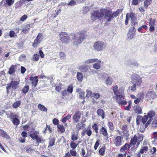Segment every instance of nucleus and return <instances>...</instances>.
I'll list each match as a JSON object with an SVG mask.
<instances>
[{
  "label": "nucleus",
  "instance_id": "24",
  "mask_svg": "<svg viewBox=\"0 0 157 157\" xmlns=\"http://www.w3.org/2000/svg\"><path fill=\"white\" fill-rule=\"evenodd\" d=\"M76 91L79 94V97L83 99L84 97L85 93L80 89H78L76 90Z\"/></svg>",
  "mask_w": 157,
  "mask_h": 157
},
{
  "label": "nucleus",
  "instance_id": "3",
  "mask_svg": "<svg viewBox=\"0 0 157 157\" xmlns=\"http://www.w3.org/2000/svg\"><path fill=\"white\" fill-rule=\"evenodd\" d=\"M19 83L18 81L14 80L11 81L10 83H8L6 88L7 93L8 94L10 92V91L13 92L17 88Z\"/></svg>",
  "mask_w": 157,
  "mask_h": 157
},
{
  "label": "nucleus",
  "instance_id": "15",
  "mask_svg": "<svg viewBox=\"0 0 157 157\" xmlns=\"http://www.w3.org/2000/svg\"><path fill=\"white\" fill-rule=\"evenodd\" d=\"M37 78V76L31 77L30 78V80L32 82L31 83L32 86H34L35 87L37 85V83L38 81V80Z\"/></svg>",
  "mask_w": 157,
  "mask_h": 157
},
{
  "label": "nucleus",
  "instance_id": "58",
  "mask_svg": "<svg viewBox=\"0 0 157 157\" xmlns=\"http://www.w3.org/2000/svg\"><path fill=\"white\" fill-rule=\"evenodd\" d=\"M86 92L87 93L86 97L87 98H89L91 95L92 93V92L90 90H87L86 91Z\"/></svg>",
  "mask_w": 157,
  "mask_h": 157
},
{
  "label": "nucleus",
  "instance_id": "11",
  "mask_svg": "<svg viewBox=\"0 0 157 157\" xmlns=\"http://www.w3.org/2000/svg\"><path fill=\"white\" fill-rule=\"evenodd\" d=\"M156 94L154 91H150L148 92L146 94L145 99L147 100L153 99L156 97Z\"/></svg>",
  "mask_w": 157,
  "mask_h": 157
},
{
  "label": "nucleus",
  "instance_id": "52",
  "mask_svg": "<svg viewBox=\"0 0 157 157\" xmlns=\"http://www.w3.org/2000/svg\"><path fill=\"white\" fill-rule=\"evenodd\" d=\"M70 153L71 156H76L77 155V152L75 150H71L70 151Z\"/></svg>",
  "mask_w": 157,
  "mask_h": 157
},
{
  "label": "nucleus",
  "instance_id": "13",
  "mask_svg": "<svg viewBox=\"0 0 157 157\" xmlns=\"http://www.w3.org/2000/svg\"><path fill=\"white\" fill-rule=\"evenodd\" d=\"M81 117V113L79 111H76L73 115L72 119L74 122L76 123L78 122Z\"/></svg>",
  "mask_w": 157,
  "mask_h": 157
},
{
  "label": "nucleus",
  "instance_id": "14",
  "mask_svg": "<svg viewBox=\"0 0 157 157\" xmlns=\"http://www.w3.org/2000/svg\"><path fill=\"white\" fill-rule=\"evenodd\" d=\"M148 148L147 146H142L140 150V153H141V155L142 157H145V154L147 153L148 150Z\"/></svg>",
  "mask_w": 157,
  "mask_h": 157
},
{
  "label": "nucleus",
  "instance_id": "45",
  "mask_svg": "<svg viewBox=\"0 0 157 157\" xmlns=\"http://www.w3.org/2000/svg\"><path fill=\"white\" fill-rule=\"evenodd\" d=\"M78 135L75 134L74 133H72L71 136V139L73 141H76L78 139Z\"/></svg>",
  "mask_w": 157,
  "mask_h": 157
},
{
  "label": "nucleus",
  "instance_id": "10",
  "mask_svg": "<svg viewBox=\"0 0 157 157\" xmlns=\"http://www.w3.org/2000/svg\"><path fill=\"white\" fill-rule=\"evenodd\" d=\"M155 115V112L153 110H151L147 113V116L148 117V118L149 117L150 118V119L146 123V124L145 125V128H147L148 125L150 124L152 120L151 119L154 117Z\"/></svg>",
  "mask_w": 157,
  "mask_h": 157
},
{
  "label": "nucleus",
  "instance_id": "60",
  "mask_svg": "<svg viewBox=\"0 0 157 157\" xmlns=\"http://www.w3.org/2000/svg\"><path fill=\"white\" fill-rule=\"evenodd\" d=\"M73 90V86L71 85L68 86L67 89V91L70 93H72Z\"/></svg>",
  "mask_w": 157,
  "mask_h": 157
},
{
  "label": "nucleus",
  "instance_id": "38",
  "mask_svg": "<svg viewBox=\"0 0 157 157\" xmlns=\"http://www.w3.org/2000/svg\"><path fill=\"white\" fill-rule=\"evenodd\" d=\"M9 116L11 120L18 117V116L17 115L14 114L12 111L10 112Z\"/></svg>",
  "mask_w": 157,
  "mask_h": 157
},
{
  "label": "nucleus",
  "instance_id": "28",
  "mask_svg": "<svg viewBox=\"0 0 157 157\" xmlns=\"http://www.w3.org/2000/svg\"><path fill=\"white\" fill-rule=\"evenodd\" d=\"M144 97V94L143 92L139 93L137 95V98L141 101V102L143 101Z\"/></svg>",
  "mask_w": 157,
  "mask_h": 157
},
{
  "label": "nucleus",
  "instance_id": "53",
  "mask_svg": "<svg viewBox=\"0 0 157 157\" xmlns=\"http://www.w3.org/2000/svg\"><path fill=\"white\" fill-rule=\"evenodd\" d=\"M100 65L98 63H96L93 65V68L96 69H99L100 68Z\"/></svg>",
  "mask_w": 157,
  "mask_h": 157
},
{
  "label": "nucleus",
  "instance_id": "54",
  "mask_svg": "<svg viewBox=\"0 0 157 157\" xmlns=\"http://www.w3.org/2000/svg\"><path fill=\"white\" fill-rule=\"evenodd\" d=\"M108 126L109 128L112 130H113L114 129L113 123L110 121L108 123Z\"/></svg>",
  "mask_w": 157,
  "mask_h": 157
},
{
  "label": "nucleus",
  "instance_id": "18",
  "mask_svg": "<svg viewBox=\"0 0 157 157\" xmlns=\"http://www.w3.org/2000/svg\"><path fill=\"white\" fill-rule=\"evenodd\" d=\"M128 65L130 67H133V66L137 67L138 66V63L135 60H132L128 62Z\"/></svg>",
  "mask_w": 157,
  "mask_h": 157
},
{
  "label": "nucleus",
  "instance_id": "42",
  "mask_svg": "<svg viewBox=\"0 0 157 157\" xmlns=\"http://www.w3.org/2000/svg\"><path fill=\"white\" fill-rule=\"evenodd\" d=\"M55 139L54 138L51 139L50 140L49 142V145L48 146V147H49V146L52 147L55 144Z\"/></svg>",
  "mask_w": 157,
  "mask_h": 157
},
{
  "label": "nucleus",
  "instance_id": "2",
  "mask_svg": "<svg viewBox=\"0 0 157 157\" xmlns=\"http://www.w3.org/2000/svg\"><path fill=\"white\" fill-rule=\"evenodd\" d=\"M86 36L83 32L77 33L73 38V40L74 41V45L76 46L80 44L85 38Z\"/></svg>",
  "mask_w": 157,
  "mask_h": 157
},
{
  "label": "nucleus",
  "instance_id": "35",
  "mask_svg": "<svg viewBox=\"0 0 157 157\" xmlns=\"http://www.w3.org/2000/svg\"><path fill=\"white\" fill-rule=\"evenodd\" d=\"M77 77L78 80L79 82H81L82 81L83 78L82 74L79 72H78L77 74Z\"/></svg>",
  "mask_w": 157,
  "mask_h": 157
},
{
  "label": "nucleus",
  "instance_id": "17",
  "mask_svg": "<svg viewBox=\"0 0 157 157\" xmlns=\"http://www.w3.org/2000/svg\"><path fill=\"white\" fill-rule=\"evenodd\" d=\"M0 136L6 139H9L10 137L7 133L4 130L0 129Z\"/></svg>",
  "mask_w": 157,
  "mask_h": 157
},
{
  "label": "nucleus",
  "instance_id": "33",
  "mask_svg": "<svg viewBox=\"0 0 157 157\" xmlns=\"http://www.w3.org/2000/svg\"><path fill=\"white\" fill-rule=\"evenodd\" d=\"M57 128L61 133H63L65 131V128L63 125L59 124L57 126Z\"/></svg>",
  "mask_w": 157,
  "mask_h": 157
},
{
  "label": "nucleus",
  "instance_id": "50",
  "mask_svg": "<svg viewBox=\"0 0 157 157\" xmlns=\"http://www.w3.org/2000/svg\"><path fill=\"white\" fill-rule=\"evenodd\" d=\"M118 86H114L113 88V90L114 91V94L115 95H117L118 94L119 91H117Z\"/></svg>",
  "mask_w": 157,
  "mask_h": 157
},
{
  "label": "nucleus",
  "instance_id": "32",
  "mask_svg": "<svg viewBox=\"0 0 157 157\" xmlns=\"http://www.w3.org/2000/svg\"><path fill=\"white\" fill-rule=\"evenodd\" d=\"M17 118H16L12 120L11 121L14 125L17 126L19 124L20 121Z\"/></svg>",
  "mask_w": 157,
  "mask_h": 157
},
{
  "label": "nucleus",
  "instance_id": "8",
  "mask_svg": "<svg viewBox=\"0 0 157 157\" xmlns=\"http://www.w3.org/2000/svg\"><path fill=\"white\" fill-rule=\"evenodd\" d=\"M116 100L117 103L119 101H121L122 100L124 99V90L121 88H120L119 90L118 94L117 95H116Z\"/></svg>",
  "mask_w": 157,
  "mask_h": 157
},
{
  "label": "nucleus",
  "instance_id": "61",
  "mask_svg": "<svg viewBox=\"0 0 157 157\" xmlns=\"http://www.w3.org/2000/svg\"><path fill=\"white\" fill-rule=\"evenodd\" d=\"M127 144H125L121 149L120 151H124L127 149Z\"/></svg>",
  "mask_w": 157,
  "mask_h": 157
},
{
  "label": "nucleus",
  "instance_id": "23",
  "mask_svg": "<svg viewBox=\"0 0 157 157\" xmlns=\"http://www.w3.org/2000/svg\"><path fill=\"white\" fill-rule=\"evenodd\" d=\"M134 136L136 137L137 141L139 142H142L143 141L144 137L143 135L139 133H138L137 134L135 135Z\"/></svg>",
  "mask_w": 157,
  "mask_h": 157
},
{
  "label": "nucleus",
  "instance_id": "7",
  "mask_svg": "<svg viewBox=\"0 0 157 157\" xmlns=\"http://www.w3.org/2000/svg\"><path fill=\"white\" fill-rule=\"evenodd\" d=\"M132 81L133 83L135 82L137 86H140L142 82V78L139 75L136 74L132 75Z\"/></svg>",
  "mask_w": 157,
  "mask_h": 157
},
{
  "label": "nucleus",
  "instance_id": "5",
  "mask_svg": "<svg viewBox=\"0 0 157 157\" xmlns=\"http://www.w3.org/2000/svg\"><path fill=\"white\" fill-rule=\"evenodd\" d=\"M113 144L116 147L121 146L124 143L123 140V137L121 136H114L113 141Z\"/></svg>",
  "mask_w": 157,
  "mask_h": 157
},
{
  "label": "nucleus",
  "instance_id": "27",
  "mask_svg": "<svg viewBox=\"0 0 157 157\" xmlns=\"http://www.w3.org/2000/svg\"><path fill=\"white\" fill-rule=\"evenodd\" d=\"M98 61V59L96 58L86 60L84 63H90L94 62H96Z\"/></svg>",
  "mask_w": 157,
  "mask_h": 157
},
{
  "label": "nucleus",
  "instance_id": "64",
  "mask_svg": "<svg viewBox=\"0 0 157 157\" xmlns=\"http://www.w3.org/2000/svg\"><path fill=\"white\" fill-rule=\"evenodd\" d=\"M152 127L155 128L157 127V120H154L153 121L152 124Z\"/></svg>",
  "mask_w": 157,
  "mask_h": 157
},
{
  "label": "nucleus",
  "instance_id": "1",
  "mask_svg": "<svg viewBox=\"0 0 157 157\" xmlns=\"http://www.w3.org/2000/svg\"><path fill=\"white\" fill-rule=\"evenodd\" d=\"M122 12L118 9L113 13L106 9H101L100 11H95L91 14V18L93 20L97 19L101 20L105 15L104 18L108 22H109L114 17H116Z\"/></svg>",
  "mask_w": 157,
  "mask_h": 157
},
{
  "label": "nucleus",
  "instance_id": "44",
  "mask_svg": "<svg viewBox=\"0 0 157 157\" xmlns=\"http://www.w3.org/2000/svg\"><path fill=\"white\" fill-rule=\"evenodd\" d=\"M86 134L89 136H90L92 134V130L90 128L88 127L86 129H85Z\"/></svg>",
  "mask_w": 157,
  "mask_h": 157
},
{
  "label": "nucleus",
  "instance_id": "59",
  "mask_svg": "<svg viewBox=\"0 0 157 157\" xmlns=\"http://www.w3.org/2000/svg\"><path fill=\"white\" fill-rule=\"evenodd\" d=\"M36 141L37 143H38V145H39V143H41L42 142V141H43V139L39 136H38V138L36 139Z\"/></svg>",
  "mask_w": 157,
  "mask_h": 157
},
{
  "label": "nucleus",
  "instance_id": "34",
  "mask_svg": "<svg viewBox=\"0 0 157 157\" xmlns=\"http://www.w3.org/2000/svg\"><path fill=\"white\" fill-rule=\"evenodd\" d=\"M29 89V86L28 85H25L22 90V92L26 94L28 92Z\"/></svg>",
  "mask_w": 157,
  "mask_h": 157
},
{
  "label": "nucleus",
  "instance_id": "36",
  "mask_svg": "<svg viewBox=\"0 0 157 157\" xmlns=\"http://www.w3.org/2000/svg\"><path fill=\"white\" fill-rule=\"evenodd\" d=\"M39 55L38 54H34L33 57L32 58V59L34 61H37L39 60Z\"/></svg>",
  "mask_w": 157,
  "mask_h": 157
},
{
  "label": "nucleus",
  "instance_id": "29",
  "mask_svg": "<svg viewBox=\"0 0 157 157\" xmlns=\"http://www.w3.org/2000/svg\"><path fill=\"white\" fill-rule=\"evenodd\" d=\"M21 104L20 101H17L13 104V108L16 109L18 108Z\"/></svg>",
  "mask_w": 157,
  "mask_h": 157
},
{
  "label": "nucleus",
  "instance_id": "22",
  "mask_svg": "<svg viewBox=\"0 0 157 157\" xmlns=\"http://www.w3.org/2000/svg\"><path fill=\"white\" fill-rule=\"evenodd\" d=\"M100 132L104 136H107L108 134L106 128L103 126L100 129Z\"/></svg>",
  "mask_w": 157,
  "mask_h": 157
},
{
  "label": "nucleus",
  "instance_id": "51",
  "mask_svg": "<svg viewBox=\"0 0 157 157\" xmlns=\"http://www.w3.org/2000/svg\"><path fill=\"white\" fill-rule=\"evenodd\" d=\"M78 145V144H76L74 141H71L70 143L71 147L73 149H75Z\"/></svg>",
  "mask_w": 157,
  "mask_h": 157
},
{
  "label": "nucleus",
  "instance_id": "55",
  "mask_svg": "<svg viewBox=\"0 0 157 157\" xmlns=\"http://www.w3.org/2000/svg\"><path fill=\"white\" fill-rule=\"evenodd\" d=\"M117 103L119 105H124L127 104V102L125 100L123 99L121 101H119Z\"/></svg>",
  "mask_w": 157,
  "mask_h": 157
},
{
  "label": "nucleus",
  "instance_id": "56",
  "mask_svg": "<svg viewBox=\"0 0 157 157\" xmlns=\"http://www.w3.org/2000/svg\"><path fill=\"white\" fill-rule=\"evenodd\" d=\"M100 144V140H98L94 144V148L95 150H97L98 147L99 146Z\"/></svg>",
  "mask_w": 157,
  "mask_h": 157
},
{
  "label": "nucleus",
  "instance_id": "26",
  "mask_svg": "<svg viewBox=\"0 0 157 157\" xmlns=\"http://www.w3.org/2000/svg\"><path fill=\"white\" fill-rule=\"evenodd\" d=\"M31 25H32V24H28L26 25L23 29L22 32L25 33H28L29 31V29Z\"/></svg>",
  "mask_w": 157,
  "mask_h": 157
},
{
  "label": "nucleus",
  "instance_id": "41",
  "mask_svg": "<svg viewBox=\"0 0 157 157\" xmlns=\"http://www.w3.org/2000/svg\"><path fill=\"white\" fill-rule=\"evenodd\" d=\"M92 128L95 131L96 133H98V126L96 123L94 124L92 127Z\"/></svg>",
  "mask_w": 157,
  "mask_h": 157
},
{
  "label": "nucleus",
  "instance_id": "9",
  "mask_svg": "<svg viewBox=\"0 0 157 157\" xmlns=\"http://www.w3.org/2000/svg\"><path fill=\"white\" fill-rule=\"evenodd\" d=\"M136 30L134 27H130L127 35L128 39L129 40L132 39L136 35Z\"/></svg>",
  "mask_w": 157,
  "mask_h": 157
},
{
  "label": "nucleus",
  "instance_id": "21",
  "mask_svg": "<svg viewBox=\"0 0 157 157\" xmlns=\"http://www.w3.org/2000/svg\"><path fill=\"white\" fill-rule=\"evenodd\" d=\"M17 67V65H12L9 68L8 73L10 75H12L15 73V68Z\"/></svg>",
  "mask_w": 157,
  "mask_h": 157
},
{
  "label": "nucleus",
  "instance_id": "63",
  "mask_svg": "<svg viewBox=\"0 0 157 157\" xmlns=\"http://www.w3.org/2000/svg\"><path fill=\"white\" fill-rule=\"evenodd\" d=\"M96 99H98L100 97V95L98 93H94L93 96Z\"/></svg>",
  "mask_w": 157,
  "mask_h": 157
},
{
  "label": "nucleus",
  "instance_id": "12",
  "mask_svg": "<svg viewBox=\"0 0 157 157\" xmlns=\"http://www.w3.org/2000/svg\"><path fill=\"white\" fill-rule=\"evenodd\" d=\"M43 35L41 33H40L38 34L33 44V45L34 46V48H36V46L39 44H40L42 41V39Z\"/></svg>",
  "mask_w": 157,
  "mask_h": 157
},
{
  "label": "nucleus",
  "instance_id": "62",
  "mask_svg": "<svg viewBox=\"0 0 157 157\" xmlns=\"http://www.w3.org/2000/svg\"><path fill=\"white\" fill-rule=\"evenodd\" d=\"M59 121L56 118H54L53 120V123L55 125H57V126L59 124Z\"/></svg>",
  "mask_w": 157,
  "mask_h": 157
},
{
  "label": "nucleus",
  "instance_id": "19",
  "mask_svg": "<svg viewBox=\"0 0 157 157\" xmlns=\"http://www.w3.org/2000/svg\"><path fill=\"white\" fill-rule=\"evenodd\" d=\"M134 110L136 113L138 114H140L142 113V110L141 108L138 105H136L134 106Z\"/></svg>",
  "mask_w": 157,
  "mask_h": 157
},
{
  "label": "nucleus",
  "instance_id": "4",
  "mask_svg": "<svg viewBox=\"0 0 157 157\" xmlns=\"http://www.w3.org/2000/svg\"><path fill=\"white\" fill-rule=\"evenodd\" d=\"M59 40L63 43L67 44L71 41L70 37L66 32H62L59 35Z\"/></svg>",
  "mask_w": 157,
  "mask_h": 157
},
{
  "label": "nucleus",
  "instance_id": "39",
  "mask_svg": "<svg viewBox=\"0 0 157 157\" xmlns=\"http://www.w3.org/2000/svg\"><path fill=\"white\" fill-rule=\"evenodd\" d=\"M105 146L102 147L99 151V154L102 156L104 155L105 152Z\"/></svg>",
  "mask_w": 157,
  "mask_h": 157
},
{
  "label": "nucleus",
  "instance_id": "46",
  "mask_svg": "<svg viewBox=\"0 0 157 157\" xmlns=\"http://www.w3.org/2000/svg\"><path fill=\"white\" fill-rule=\"evenodd\" d=\"M148 119V117L147 115H144L142 119V121L143 124H146V123Z\"/></svg>",
  "mask_w": 157,
  "mask_h": 157
},
{
  "label": "nucleus",
  "instance_id": "40",
  "mask_svg": "<svg viewBox=\"0 0 157 157\" xmlns=\"http://www.w3.org/2000/svg\"><path fill=\"white\" fill-rule=\"evenodd\" d=\"M71 117L70 115L68 114L66 117H64L62 119L61 121L63 123H65L67 120L70 119Z\"/></svg>",
  "mask_w": 157,
  "mask_h": 157
},
{
  "label": "nucleus",
  "instance_id": "30",
  "mask_svg": "<svg viewBox=\"0 0 157 157\" xmlns=\"http://www.w3.org/2000/svg\"><path fill=\"white\" fill-rule=\"evenodd\" d=\"M38 107L40 110L44 112H46L47 110V109L44 106L40 104L38 105Z\"/></svg>",
  "mask_w": 157,
  "mask_h": 157
},
{
  "label": "nucleus",
  "instance_id": "47",
  "mask_svg": "<svg viewBox=\"0 0 157 157\" xmlns=\"http://www.w3.org/2000/svg\"><path fill=\"white\" fill-rule=\"evenodd\" d=\"M79 68L82 72H86L88 71L86 66L85 65H82L81 66L79 67Z\"/></svg>",
  "mask_w": 157,
  "mask_h": 157
},
{
  "label": "nucleus",
  "instance_id": "16",
  "mask_svg": "<svg viewBox=\"0 0 157 157\" xmlns=\"http://www.w3.org/2000/svg\"><path fill=\"white\" fill-rule=\"evenodd\" d=\"M155 21L154 19L151 20L149 22L150 29L149 31L151 32H152L155 30L154 26H155Z\"/></svg>",
  "mask_w": 157,
  "mask_h": 157
},
{
  "label": "nucleus",
  "instance_id": "31",
  "mask_svg": "<svg viewBox=\"0 0 157 157\" xmlns=\"http://www.w3.org/2000/svg\"><path fill=\"white\" fill-rule=\"evenodd\" d=\"M152 1V0H145L144 2V6L147 9L148 6L149 5Z\"/></svg>",
  "mask_w": 157,
  "mask_h": 157
},
{
  "label": "nucleus",
  "instance_id": "57",
  "mask_svg": "<svg viewBox=\"0 0 157 157\" xmlns=\"http://www.w3.org/2000/svg\"><path fill=\"white\" fill-rule=\"evenodd\" d=\"M6 1L9 6H10L14 2V1L13 0H6Z\"/></svg>",
  "mask_w": 157,
  "mask_h": 157
},
{
  "label": "nucleus",
  "instance_id": "20",
  "mask_svg": "<svg viewBox=\"0 0 157 157\" xmlns=\"http://www.w3.org/2000/svg\"><path fill=\"white\" fill-rule=\"evenodd\" d=\"M97 113L99 116L101 117L102 119H104V118L105 113V112L102 109H98L97 111Z\"/></svg>",
  "mask_w": 157,
  "mask_h": 157
},
{
  "label": "nucleus",
  "instance_id": "48",
  "mask_svg": "<svg viewBox=\"0 0 157 157\" xmlns=\"http://www.w3.org/2000/svg\"><path fill=\"white\" fill-rule=\"evenodd\" d=\"M26 58V56L24 55H21L19 58V60L21 62L25 61Z\"/></svg>",
  "mask_w": 157,
  "mask_h": 157
},
{
  "label": "nucleus",
  "instance_id": "49",
  "mask_svg": "<svg viewBox=\"0 0 157 157\" xmlns=\"http://www.w3.org/2000/svg\"><path fill=\"white\" fill-rule=\"evenodd\" d=\"M137 142V139L134 136L133 138H131L130 140V142L132 145H135Z\"/></svg>",
  "mask_w": 157,
  "mask_h": 157
},
{
  "label": "nucleus",
  "instance_id": "43",
  "mask_svg": "<svg viewBox=\"0 0 157 157\" xmlns=\"http://www.w3.org/2000/svg\"><path fill=\"white\" fill-rule=\"evenodd\" d=\"M136 15L133 13H131L130 17L131 18V21H137V18L136 17Z\"/></svg>",
  "mask_w": 157,
  "mask_h": 157
},
{
  "label": "nucleus",
  "instance_id": "25",
  "mask_svg": "<svg viewBox=\"0 0 157 157\" xmlns=\"http://www.w3.org/2000/svg\"><path fill=\"white\" fill-rule=\"evenodd\" d=\"M39 135V133L36 132H35L30 134V136L33 140H35L38 138Z\"/></svg>",
  "mask_w": 157,
  "mask_h": 157
},
{
  "label": "nucleus",
  "instance_id": "6",
  "mask_svg": "<svg viewBox=\"0 0 157 157\" xmlns=\"http://www.w3.org/2000/svg\"><path fill=\"white\" fill-rule=\"evenodd\" d=\"M106 44L101 41H98L96 42L93 46L94 49H102L106 48Z\"/></svg>",
  "mask_w": 157,
  "mask_h": 157
},
{
  "label": "nucleus",
  "instance_id": "37",
  "mask_svg": "<svg viewBox=\"0 0 157 157\" xmlns=\"http://www.w3.org/2000/svg\"><path fill=\"white\" fill-rule=\"evenodd\" d=\"M112 83V79L110 77H108L106 80V84L107 85H111Z\"/></svg>",
  "mask_w": 157,
  "mask_h": 157
}]
</instances>
